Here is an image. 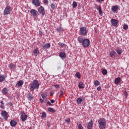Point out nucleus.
Instances as JSON below:
<instances>
[{
	"label": "nucleus",
	"instance_id": "423d86ee",
	"mask_svg": "<svg viewBox=\"0 0 129 129\" xmlns=\"http://www.w3.org/2000/svg\"><path fill=\"white\" fill-rule=\"evenodd\" d=\"M21 117L22 121H25V120H27V118H28V115L26 114L24 111H22L21 112Z\"/></svg>",
	"mask_w": 129,
	"mask_h": 129
},
{
	"label": "nucleus",
	"instance_id": "393cba45",
	"mask_svg": "<svg viewBox=\"0 0 129 129\" xmlns=\"http://www.w3.org/2000/svg\"><path fill=\"white\" fill-rule=\"evenodd\" d=\"M120 78L119 77L115 79V84H118L120 82Z\"/></svg>",
	"mask_w": 129,
	"mask_h": 129
},
{
	"label": "nucleus",
	"instance_id": "6e6d98bb",
	"mask_svg": "<svg viewBox=\"0 0 129 129\" xmlns=\"http://www.w3.org/2000/svg\"><path fill=\"white\" fill-rule=\"evenodd\" d=\"M0 107H1V108H4V105H1V106H0Z\"/></svg>",
	"mask_w": 129,
	"mask_h": 129
},
{
	"label": "nucleus",
	"instance_id": "b1692460",
	"mask_svg": "<svg viewBox=\"0 0 129 129\" xmlns=\"http://www.w3.org/2000/svg\"><path fill=\"white\" fill-rule=\"evenodd\" d=\"M95 9H97L98 10V12L100 15H103V13H102V10H101V7L99 6L98 9H97V7H96Z\"/></svg>",
	"mask_w": 129,
	"mask_h": 129
},
{
	"label": "nucleus",
	"instance_id": "4d7b16f0",
	"mask_svg": "<svg viewBox=\"0 0 129 129\" xmlns=\"http://www.w3.org/2000/svg\"><path fill=\"white\" fill-rule=\"evenodd\" d=\"M29 129H33V128H32V127H30Z\"/></svg>",
	"mask_w": 129,
	"mask_h": 129
},
{
	"label": "nucleus",
	"instance_id": "58836bf2",
	"mask_svg": "<svg viewBox=\"0 0 129 129\" xmlns=\"http://www.w3.org/2000/svg\"><path fill=\"white\" fill-rule=\"evenodd\" d=\"M43 3L44 5H47L48 4L49 1L48 0H43Z\"/></svg>",
	"mask_w": 129,
	"mask_h": 129
},
{
	"label": "nucleus",
	"instance_id": "49530a36",
	"mask_svg": "<svg viewBox=\"0 0 129 129\" xmlns=\"http://www.w3.org/2000/svg\"><path fill=\"white\" fill-rule=\"evenodd\" d=\"M47 104H48L49 106L52 105V103H51V102H50L49 101L48 102H47Z\"/></svg>",
	"mask_w": 129,
	"mask_h": 129
},
{
	"label": "nucleus",
	"instance_id": "9d476101",
	"mask_svg": "<svg viewBox=\"0 0 129 129\" xmlns=\"http://www.w3.org/2000/svg\"><path fill=\"white\" fill-rule=\"evenodd\" d=\"M32 3L35 7H40V5H41L39 0H32Z\"/></svg>",
	"mask_w": 129,
	"mask_h": 129
},
{
	"label": "nucleus",
	"instance_id": "4468645a",
	"mask_svg": "<svg viewBox=\"0 0 129 129\" xmlns=\"http://www.w3.org/2000/svg\"><path fill=\"white\" fill-rule=\"evenodd\" d=\"M23 84H24V81L22 80H20L16 84V87H20L22 86Z\"/></svg>",
	"mask_w": 129,
	"mask_h": 129
},
{
	"label": "nucleus",
	"instance_id": "5701e85b",
	"mask_svg": "<svg viewBox=\"0 0 129 129\" xmlns=\"http://www.w3.org/2000/svg\"><path fill=\"white\" fill-rule=\"evenodd\" d=\"M9 93V91H8V89L7 88H4L2 89V93L3 94H8Z\"/></svg>",
	"mask_w": 129,
	"mask_h": 129
},
{
	"label": "nucleus",
	"instance_id": "f704fd0d",
	"mask_svg": "<svg viewBox=\"0 0 129 129\" xmlns=\"http://www.w3.org/2000/svg\"><path fill=\"white\" fill-rule=\"evenodd\" d=\"M50 7L52 10H55V9H56V5L54 4H51Z\"/></svg>",
	"mask_w": 129,
	"mask_h": 129
},
{
	"label": "nucleus",
	"instance_id": "2f4dec72",
	"mask_svg": "<svg viewBox=\"0 0 129 129\" xmlns=\"http://www.w3.org/2000/svg\"><path fill=\"white\" fill-rule=\"evenodd\" d=\"M46 116H47V114H46V112H43L42 113L41 117H42V118H46Z\"/></svg>",
	"mask_w": 129,
	"mask_h": 129
},
{
	"label": "nucleus",
	"instance_id": "a18cd8bd",
	"mask_svg": "<svg viewBox=\"0 0 129 129\" xmlns=\"http://www.w3.org/2000/svg\"><path fill=\"white\" fill-rule=\"evenodd\" d=\"M54 86L55 88H57V89L60 88V86H59L58 85H54Z\"/></svg>",
	"mask_w": 129,
	"mask_h": 129
},
{
	"label": "nucleus",
	"instance_id": "79ce46f5",
	"mask_svg": "<svg viewBox=\"0 0 129 129\" xmlns=\"http://www.w3.org/2000/svg\"><path fill=\"white\" fill-rule=\"evenodd\" d=\"M78 127L79 129H83V126L82 125H81V124H79L78 126Z\"/></svg>",
	"mask_w": 129,
	"mask_h": 129
},
{
	"label": "nucleus",
	"instance_id": "7c9ffc66",
	"mask_svg": "<svg viewBox=\"0 0 129 129\" xmlns=\"http://www.w3.org/2000/svg\"><path fill=\"white\" fill-rule=\"evenodd\" d=\"M102 73L103 75H106L107 74V71L105 69H103L102 70Z\"/></svg>",
	"mask_w": 129,
	"mask_h": 129
},
{
	"label": "nucleus",
	"instance_id": "c756f323",
	"mask_svg": "<svg viewBox=\"0 0 129 129\" xmlns=\"http://www.w3.org/2000/svg\"><path fill=\"white\" fill-rule=\"evenodd\" d=\"M48 111H50V112H52V113L55 112V110L53 108L48 107Z\"/></svg>",
	"mask_w": 129,
	"mask_h": 129
},
{
	"label": "nucleus",
	"instance_id": "412c9836",
	"mask_svg": "<svg viewBox=\"0 0 129 129\" xmlns=\"http://www.w3.org/2000/svg\"><path fill=\"white\" fill-rule=\"evenodd\" d=\"M116 53L118 54V55H121L122 53V49L120 48H116L115 50Z\"/></svg>",
	"mask_w": 129,
	"mask_h": 129
},
{
	"label": "nucleus",
	"instance_id": "9b49d317",
	"mask_svg": "<svg viewBox=\"0 0 129 129\" xmlns=\"http://www.w3.org/2000/svg\"><path fill=\"white\" fill-rule=\"evenodd\" d=\"M30 14L33 16L36 17L38 15V11L35 9H31L30 10Z\"/></svg>",
	"mask_w": 129,
	"mask_h": 129
},
{
	"label": "nucleus",
	"instance_id": "0eeeda50",
	"mask_svg": "<svg viewBox=\"0 0 129 129\" xmlns=\"http://www.w3.org/2000/svg\"><path fill=\"white\" fill-rule=\"evenodd\" d=\"M38 13L42 15V16H45V9H44L43 7L40 6L38 9Z\"/></svg>",
	"mask_w": 129,
	"mask_h": 129
},
{
	"label": "nucleus",
	"instance_id": "e433bc0d",
	"mask_svg": "<svg viewBox=\"0 0 129 129\" xmlns=\"http://www.w3.org/2000/svg\"><path fill=\"white\" fill-rule=\"evenodd\" d=\"M124 30H127L128 29V26L126 24H124L123 27Z\"/></svg>",
	"mask_w": 129,
	"mask_h": 129
},
{
	"label": "nucleus",
	"instance_id": "cd10ccee",
	"mask_svg": "<svg viewBox=\"0 0 129 129\" xmlns=\"http://www.w3.org/2000/svg\"><path fill=\"white\" fill-rule=\"evenodd\" d=\"M82 102V99L81 98H78L77 99V104H81Z\"/></svg>",
	"mask_w": 129,
	"mask_h": 129
},
{
	"label": "nucleus",
	"instance_id": "37998d69",
	"mask_svg": "<svg viewBox=\"0 0 129 129\" xmlns=\"http://www.w3.org/2000/svg\"><path fill=\"white\" fill-rule=\"evenodd\" d=\"M66 122H67V123H70L71 121H70V118H68L65 120Z\"/></svg>",
	"mask_w": 129,
	"mask_h": 129
},
{
	"label": "nucleus",
	"instance_id": "bb28decb",
	"mask_svg": "<svg viewBox=\"0 0 129 129\" xmlns=\"http://www.w3.org/2000/svg\"><path fill=\"white\" fill-rule=\"evenodd\" d=\"M116 54V52H115L114 51V50H112L110 52V56L111 58H112L113 57V56H114V54Z\"/></svg>",
	"mask_w": 129,
	"mask_h": 129
},
{
	"label": "nucleus",
	"instance_id": "f03ea898",
	"mask_svg": "<svg viewBox=\"0 0 129 129\" xmlns=\"http://www.w3.org/2000/svg\"><path fill=\"white\" fill-rule=\"evenodd\" d=\"M98 123L100 129L106 128V120L104 118H100L98 120Z\"/></svg>",
	"mask_w": 129,
	"mask_h": 129
},
{
	"label": "nucleus",
	"instance_id": "7ed1b4c3",
	"mask_svg": "<svg viewBox=\"0 0 129 129\" xmlns=\"http://www.w3.org/2000/svg\"><path fill=\"white\" fill-rule=\"evenodd\" d=\"M39 86L40 84H39V82H38L37 80H35L33 81L30 86V90L31 91H34L35 89H38Z\"/></svg>",
	"mask_w": 129,
	"mask_h": 129
},
{
	"label": "nucleus",
	"instance_id": "6ab92c4d",
	"mask_svg": "<svg viewBox=\"0 0 129 129\" xmlns=\"http://www.w3.org/2000/svg\"><path fill=\"white\" fill-rule=\"evenodd\" d=\"M27 98H28V100L29 101H32V100L33 99V98H34V96H33V95H32V94L29 93V94L27 95Z\"/></svg>",
	"mask_w": 129,
	"mask_h": 129
},
{
	"label": "nucleus",
	"instance_id": "aec40b11",
	"mask_svg": "<svg viewBox=\"0 0 129 129\" xmlns=\"http://www.w3.org/2000/svg\"><path fill=\"white\" fill-rule=\"evenodd\" d=\"M6 77L4 75H0V82H4V81L6 80Z\"/></svg>",
	"mask_w": 129,
	"mask_h": 129
},
{
	"label": "nucleus",
	"instance_id": "6e6552de",
	"mask_svg": "<svg viewBox=\"0 0 129 129\" xmlns=\"http://www.w3.org/2000/svg\"><path fill=\"white\" fill-rule=\"evenodd\" d=\"M1 115L4 117V118L5 119V120H7L8 119V113L6 111L3 110L1 112Z\"/></svg>",
	"mask_w": 129,
	"mask_h": 129
},
{
	"label": "nucleus",
	"instance_id": "f3484780",
	"mask_svg": "<svg viewBox=\"0 0 129 129\" xmlns=\"http://www.w3.org/2000/svg\"><path fill=\"white\" fill-rule=\"evenodd\" d=\"M59 56L61 59H65L66 58V53L64 52H61L59 54Z\"/></svg>",
	"mask_w": 129,
	"mask_h": 129
},
{
	"label": "nucleus",
	"instance_id": "ea45409f",
	"mask_svg": "<svg viewBox=\"0 0 129 129\" xmlns=\"http://www.w3.org/2000/svg\"><path fill=\"white\" fill-rule=\"evenodd\" d=\"M33 53L34 54H39V53H40V52H39V50H38V49H35L34 50Z\"/></svg>",
	"mask_w": 129,
	"mask_h": 129
},
{
	"label": "nucleus",
	"instance_id": "dca6fc26",
	"mask_svg": "<svg viewBox=\"0 0 129 129\" xmlns=\"http://www.w3.org/2000/svg\"><path fill=\"white\" fill-rule=\"evenodd\" d=\"M51 47V44L50 43H46L44 45L42 46L43 49L45 50H47V49H49Z\"/></svg>",
	"mask_w": 129,
	"mask_h": 129
},
{
	"label": "nucleus",
	"instance_id": "ddd939ff",
	"mask_svg": "<svg viewBox=\"0 0 129 129\" xmlns=\"http://www.w3.org/2000/svg\"><path fill=\"white\" fill-rule=\"evenodd\" d=\"M93 127V121L92 120H91L88 124V125L87 126V129H92Z\"/></svg>",
	"mask_w": 129,
	"mask_h": 129
},
{
	"label": "nucleus",
	"instance_id": "4c0bfd02",
	"mask_svg": "<svg viewBox=\"0 0 129 129\" xmlns=\"http://www.w3.org/2000/svg\"><path fill=\"white\" fill-rule=\"evenodd\" d=\"M59 45L60 46V47H65V44L63 43H61V42H59L58 43Z\"/></svg>",
	"mask_w": 129,
	"mask_h": 129
},
{
	"label": "nucleus",
	"instance_id": "20e7f679",
	"mask_svg": "<svg viewBox=\"0 0 129 129\" xmlns=\"http://www.w3.org/2000/svg\"><path fill=\"white\" fill-rule=\"evenodd\" d=\"M11 10H12V7L10 6H7L5 8V9L4 11V16H7V15H9L11 13Z\"/></svg>",
	"mask_w": 129,
	"mask_h": 129
},
{
	"label": "nucleus",
	"instance_id": "c03bdc74",
	"mask_svg": "<svg viewBox=\"0 0 129 129\" xmlns=\"http://www.w3.org/2000/svg\"><path fill=\"white\" fill-rule=\"evenodd\" d=\"M97 90H98V91H100V90H101V87L99 86L97 88Z\"/></svg>",
	"mask_w": 129,
	"mask_h": 129
},
{
	"label": "nucleus",
	"instance_id": "4be33fe9",
	"mask_svg": "<svg viewBox=\"0 0 129 129\" xmlns=\"http://www.w3.org/2000/svg\"><path fill=\"white\" fill-rule=\"evenodd\" d=\"M56 32H58V33H62V32H63L64 29L61 27H58L57 28Z\"/></svg>",
	"mask_w": 129,
	"mask_h": 129
},
{
	"label": "nucleus",
	"instance_id": "a211bd4d",
	"mask_svg": "<svg viewBox=\"0 0 129 129\" xmlns=\"http://www.w3.org/2000/svg\"><path fill=\"white\" fill-rule=\"evenodd\" d=\"M79 88L80 89H82L83 88H84L85 87V85H84V83L82 82H80L79 83Z\"/></svg>",
	"mask_w": 129,
	"mask_h": 129
},
{
	"label": "nucleus",
	"instance_id": "72a5a7b5",
	"mask_svg": "<svg viewBox=\"0 0 129 129\" xmlns=\"http://www.w3.org/2000/svg\"><path fill=\"white\" fill-rule=\"evenodd\" d=\"M15 67L14 63H10L9 65V68H10V69H15Z\"/></svg>",
	"mask_w": 129,
	"mask_h": 129
},
{
	"label": "nucleus",
	"instance_id": "5fc2aeb1",
	"mask_svg": "<svg viewBox=\"0 0 129 129\" xmlns=\"http://www.w3.org/2000/svg\"><path fill=\"white\" fill-rule=\"evenodd\" d=\"M97 2H99V3H101V2H103L104 0H96Z\"/></svg>",
	"mask_w": 129,
	"mask_h": 129
},
{
	"label": "nucleus",
	"instance_id": "2eb2a0df",
	"mask_svg": "<svg viewBox=\"0 0 129 129\" xmlns=\"http://www.w3.org/2000/svg\"><path fill=\"white\" fill-rule=\"evenodd\" d=\"M118 10V6H114L112 7L111 11L113 13H116V11Z\"/></svg>",
	"mask_w": 129,
	"mask_h": 129
},
{
	"label": "nucleus",
	"instance_id": "603ef678",
	"mask_svg": "<svg viewBox=\"0 0 129 129\" xmlns=\"http://www.w3.org/2000/svg\"><path fill=\"white\" fill-rule=\"evenodd\" d=\"M40 101L41 103H43L44 102V100H43L42 99H40Z\"/></svg>",
	"mask_w": 129,
	"mask_h": 129
},
{
	"label": "nucleus",
	"instance_id": "3c124183",
	"mask_svg": "<svg viewBox=\"0 0 129 129\" xmlns=\"http://www.w3.org/2000/svg\"><path fill=\"white\" fill-rule=\"evenodd\" d=\"M39 35H40V36H42L43 35V32L41 31H39Z\"/></svg>",
	"mask_w": 129,
	"mask_h": 129
},
{
	"label": "nucleus",
	"instance_id": "09e8293b",
	"mask_svg": "<svg viewBox=\"0 0 129 129\" xmlns=\"http://www.w3.org/2000/svg\"><path fill=\"white\" fill-rule=\"evenodd\" d=\"M60 95H64V92L62 90L60 91Z\"/></svg>",
	"mask_w": 129,
	"mask_h": 129
},
{
	"label": "nucleus",
	"instance_id": "1a4fd4ad",
	"mask_svg": "<svg viewBox=\"0 0 129 129\" xmlns=\"http://www.w3.org/2000/svg\"><path fill=\"white\" fill-rule=\"evenodd\" d=\"M111 24L113 27H115V26H117V24H118V20L114 19H112L111 20Z\"/></svg>",
	"mask_w": 129,
	"mask_h": 129
},
{
	"label": "nucleus",
	"instance_id": "c9c22d12",
	"mask_svg": "<svg viewBox=\"0 0 129 129\" xmlns=\"http://www.w3.org/2000/svg\"><path fill=\"white\" fill-rule=\"evenodd\" d=\"M41 97H42L43 99H45L46 97H47V94H45V93L42 94Z\"/></svg>",
	"mask_w": 129,
	"mask_h": 129
},
{
	"label": "nucleus",
	"instance_id": "f8f14e48",
	"mask_svg": "<svg viewBox=\"0 0 129 129\" xmlns=\"http://www.w3.org/2000/svg\"><path fill=\"white\" fill-rule=\"evenodd\" d=\"M18 122L16 120L13 119L10 121V125L11 126H16Z\"/></svg>",
	"mask_w": 129,
	"mask_h": 129
},
{
	"label": "nucleus",
	"instance_id": "8fccbe9b",
	"mask_svg": "<svg viewBox=\"0 0 129 129\" xmlns=\"http://www.w3.org/2000/svg\"><path fill=\"white\" fill-rule=\"evenodd\" d=\"M50 102L51 103H55V100H51Z\"/></svg>",
	"mask_w": 129,
	"mask_h": 129
},
{
	"label": "nucleus",
	"instance_id": "39448f33",
	"mask_svg": "<svg viewBox=\"0 0 129 129\" xmlns=\"http://www.w3.org/2000/svg\"><path fill=\"white\" fill-rule=\"evenodd\" d=\"M80 34L82 36H86V35H87V30H86V27H82L80 28Z\"/></svg>",
	"mask_w": 129,
	"mask_h": 129
},
{
	"label": "nucleus",
	"instance_id": "a878e982",
	"mask_svg": "<svg viewBox=\"0 0 129 129\" xmlns=\"http://www.w3.org/2000/svg\"><path fill=\"white\" fill-rule=\"evenodd\" d=\"M75 76L78 79H80V78H81V74H80V73H79V72H77L76 73Z\"/></svg>",
	"mask_w": 129,
	"mask_h": 129
},
{
	"label": "nucleus",
	"instance_id": "864d4df0",
	"mask_svg": "<svg viewBox=\"0 0 129 129\" xmlns=\"http://www.w3.org/2000/svg\"><path fill=\"white\" fill-rule=\"evenodd\" d=\"M0 103H1V104H3V105H4L5 104V103H4V102L3 101H0Z\"/></svg>",
	"mask_w": 129,
	"mask_h": 129
},
{
	"label": "nucleus",
	"instance_id": "de8ad7c7",
	"mask_svg": "<svg viewBox=\"0 0 129 129\" xmlns=\"http://www.w3.org/2000/svg\"><path fill=\"white\" fill-rule=\"evenodd\" d=\"M47 125L48 127H50V122H49V121L47 122Z\"/></svg>",
	"mask_w": 129,
	"mask_h": 129
},
{
	"label": "nucleus",
	"instance_id": "c85d7f7f",
	"mask_svg": "<svg viewBox=\"0 0 129 129\" xmlns=\"http://www.w3.org/2000/svg\"><path fill=\"white\" fill-rule=\"evenodd\" d=\"M94 84L95 85V86H98L99 85H100V82H99V81L96 80L95 81Z\"/></svg>",
	"mask_w": 129,
	"mask_h": 129
},
{
	"label": "nucleus",
	"instance_id": "473e14b6",
	"mask_svg": "<svg viewBox=\"0 0 129 129\" xmlns=\"http://www.w3.org/2000/svg\"><path fill=\"white\" fill-rule=\"evenodd\" d=\"M77 7V3H76V2L74 1L73 3V8H74V9H75V8Z\"/></svg>",
	"mask_w": 129,
	"mask_h": 129
},
{
	"label": "nucleus",
	"instance_id": "a19ab883",
	"mask_svg": "<svg viewBox=\"0 0 129 129\" xmlns=\"http://www.w3.org/2000/svg\"><path fill=\"white\" fill-rule=\"evenodd\" d=\"M123 94H124V95L125 96V98H127V95H128V94H127V92L126 91H125L124 92Z\"/></svg>",
	"mask_w": 129,
	"mask_h": 129
},
{
	"label": "nucleus",
	"instance_id": "f257e3e1",
	"mask_svg": "<svg viewBox=\"0 0 129 129\" xmlns=\"http://www.w3.org/2000/svg\"><path fill=\"white\" fill-rule=\"evenodd\" d=\"M78 41L80 44H81L84 48H87L90 45V40L88 39H84L81 37H78Z\"/></svg>",
	"mask_w": 129,
	"mask_h": 129
}]
</instances>
